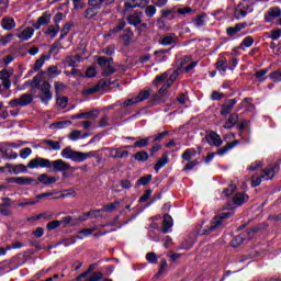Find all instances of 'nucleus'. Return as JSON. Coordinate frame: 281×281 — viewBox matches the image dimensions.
<instances>
[{
    "label": "nucleus",
    "mask_w": 281,
    "mask_h": 281,
    "mask_svg": "<svg viewBox=\"0 0 281 281\" xmlns=\"http://www.w3.org/2000/svg\"><path fill=\"white\" fill-rule=\"evenodd\" d=\"M63 159H70V161H75L77 164H82L86 159H91V157H95L93 151L90 153H81L76 151L71 147H66L60 153Z\"/></svg>",
    "instance_id": "obj_1"
},
{
    "label": "nucleus",
    "mask_w": 281,
    "mask_h": 281,
    "mask_svg": "<svg viewBox=\"0 0 281 281\" xmlns=\"http://www.w3.org/2000/svg\"><path fill=\"white\" fill-rule=\"evenodd\" d=\"M232 216V212H224L222 214L216 215L210 223L209 226H206L204 229H202L201 234H212L214 232H220V229H223L225 227V221Z\"/></svg>",
    "instance_id": "obj_2"
},
{
    "label": "nucleus",
    "mask_w": 281,
    "mask_h": 281,
    "mask_svg": "<svg viewBox=\"0 0 281 281\" xmlns=\"http://www.w3.org/2000/svg\"><path fill=\"white\" fill-rule=\"evenodd\" d=\"M177 72H173L168 79H166V82L162 85V87L158 90V93L155 94L154 100L156 102H166L168 100V89L172 87V83L175 80H177Z\"/></svg>",
    "instance_id": "obj_3"
},
{
    "label": "nucleus",
    "mask_w": 281,
    "mask_h": 281,
    "mask_svg": "<svg viewBox=\"0 0 281 281\" xmlns=\"http://www.w3.org/2000/svg\"><path fill=\"white\" fill-rule=\"evenodd\" d=\"M278 170H279L278 165H271L262 171L260 177L254 176L252 177V187L256 188L257 186L262 183V181H270V179L276 177V172H278Z\"/></svg>",
    "instance_id": "obj_4"
},
{
    "label": "nucleus",
    "mask_w": 281,
    "mask_h": 281,
    "mask_svg": "<svg viewBox=\"0 0 281 281\" xmlns=\"http://www.w3.org/2000/svg\"><path fill=\"white\" fill-rule=\"evenodd\" d=\"M97 64L102 69V76H111V74H115V68L113 67L112 58L99 57L97 59Z\"/></svg>",
    "instance_id": "obj_5"
},
{
    "label": "nucleus",
    "mask_w": 281,
    "mask_h": 281,
    "mask_svg": "<svg viewBox=\"0 0 281 281\" xmlns=\"http://www.w3.org/2000/svg\"><path fill=\"white\" fill-rule=\"evenodd\" d=\"M33 100L34 95H32L31 93H24L20 98L12 99L9 102V106H11V109H16V106H27L32 104Z\"/></svg>",
    "instance_id": "obj_6"
},
{
    "label": "nucleus",
    "mask_w": 281,
    "mask_h": 281,
    "mask_svg": "<svg viewBox=\"0 0 281 281\" xmlns=\"http://www.w3.org/2000/svg\"><path fill=\"white\" fill-rule=\"evenodd\" d=\"M27 168L34 170V168H52V160L46 158H33L29 161Z\"/></svg>",
    "instance_id": "obj_7"
},
{
    "label": "nucleus",
    "mask_w": 281,
    "mask_h": 281,
    "mask_svg": "<svg viewBox=\"0 0 281 281\" xmlns=\"http://www.w3.org/2000/svg\"><path fill=\"white\" fill-rule=\"evenodd\" d=\"M8 183H16L18 186H38V181L30 177H13L7 179Z\"/></svg>",
    "instance_id": "obj_8"
},
{
    "label": "nucleus",
    "mask_w": 281,
    "mask_h": 281,
    "mask_svg": "<svg viewBox=\"0 0 281 281\" xmlns=\"http://www.w3.org/2000/svg\"><path fill=\"white\" fill-rule=\"evenodd\" d=\"M237 144H238V140H234L233 143H228L224 147L220 148L217 153L209 154L205 159L206 164H210V161H212V159H214L216 155H220L221 157L223 155H226V153H229V150H232V148H234Z\"/></svg>",
    "instance_id": "obj_9"
},
{
    "label": "nucleus",
    "mask_w": 281,
    "mask_h": 281,
    "mask_svg": "<svg viewBox=\"0 0 281 281\" xmlns=\"http://www.w3.org/2000/svg\"><path fill=\"white\" fill-rule=\"evenodd\" d=\"M40 100L43 104H49V100H52V86L47 81L41 86Z\"/></svg>",
    "instance_id": "obj_10"
},
{
    "label": "nucleus",
    "mask_w": 281,
    "mask_h": 281,
    "mask_svg": "<svg viewBox=\"0 0 281 281\" xmlns=\"http://www.w3.org/2000/svg\"><path fill=\"white\" fill-rule=\"evenodd\" d=\"M50 168H53L55 172H67V170H71L72 167L67 161L57 159L50 161Z\"/></svg>",
    "instance_id": "obj_11"
},
{
    "label": "nucleus",
    "mask_w": 281,
    "mask_h": 281,
    "mask_svg": "<svg viewBox=\"0 0 281 281\" xmlns=\"http://www.w3.org/2000/svg\"><path fill=\"white\" fill-rule=\"evenodd\" d=\"M148 5V0H125L124 8L128 12L134 8H146Z\"/></svg>",
    "instance_id": "obj_12"
},
{
    "label": "nucleus",
    "mask_w": 281,
    "mask_h": 281,
    "mask_svg": "<svg viewBox=\"0 0 281 281\" xmlns=\"http://www.w3.org/2000/svg\"><path fill=\"white\" fill-rule=\"evenodd\" d=\"M201 153H203V148L198 146L196 148L186 149L181 157L184 161H192V158L196 157V155H201Z\"/></svg>",
    "instance_id": "obj_13"
},
{
    "label": "nucleus",
    "mask_w": 281,
    "mask_h": 281,
    "mask_svg": "<svg viewBox=\"0 0 281 281\" xmlns=\"http://www.w3.org/2000/svg\"><path fill=\"white\" fill-rule=\"evenodd\" d=\"M106 150L110 153V157H112V159H124L128 157V150H124V147L108 148Z\"/></svg>",
    "instance_id": "obj_14"
},
{
    "label": "nucleus",
    "mask_w": 281,
    "mask_h": 281,
    "mask_svg": "<svg viewBox=\"0 0 281 281\" xmlns=\"http://www.w3.org/2000/svg\"><path fill=\"white\" fill-rule=\"evenodd\" d=\"M12 70H0V80H2V86L4 87V89H10V87H12V81H10V78H12Z\"/></svg>",
    "instance_id": "obj_15"
},
{
    "label": "nucleus",
    "mask_w": 281,
    "mask_h": 281,
    "mask_svg": "<svg viewBox=\"0 0 281 281\" xmlns=\"http://www.w3.org/2000/svg\"><path fill=\"white\" fill-rule=\"evenodd\" d=\"M102 272H94L89 277V270L77 277V281H100Z\"/></svg>",
    "instance_id": "obj_16"
},
{
    "label": "nucleus",
    "mask_w": 281,
    "mask_h": 281,
    "mask_svg": "<svg viewBox=\"0 0 281 281\" xmlns=\"http://www.w3.org/2000/svg\"><path fill=\"white\" fill-rule=\"evenodd\" d=\"M251 12H254L252 8H247L245 4L240 3L235 9V19H245V16Z\"/></svg>",
    "instance_id": "obj_17"
},
{
    "label": "nucleus",
    "mask_w": 281,
    "mask_h": 281,
    "mask_svg": "<svg viewBox=\"0 0 281 281\" xmlns=\"http://www.w3.org/2000/svg\"><path fill=\"white\" fill-rule=\"evenodd\" d=\"M206 142L210 144V146H223V139L221 138V135L216 134L215 132H211L206 136Z\"/></svg>",
    "instance_id": "obj_18"
},
{
    "label": "nucleus",
    "mask_w": 281,
    "mask_h": 281,
    "mask_svg": "<svg viewBox=\"0 0 281 281\" xmlns=\"http://www.w3.org/2000/svg\"><path fill=\"white\" fill-rule=\"evenodd\" d=\"M254 232H255L254 229H250L248 233H243L236 236L232 241L233 247H238V245H243L246 238L249 240V238H251V236L254 235Z\"/></svg>",
    "instance_id": "obj_19"
},
{
    "label": "nucleus",
    "mask_w": 281,
    "mask_h": 281,
    "mask_svg": "<svg viewBox=\"0 0 281 281\" xmlns=\"http://www.w3.org/2000/svg\"><path fill=\"white\" fill-rule=\"evenodd\" d=\"M56 181H58V178L47 173H42L37 177V183H43V186H52V183H56Z\"/></svg>",
    "instance_id": "obj_20"
},
{
    "label": "nucleus",
    "mask_w": 281,
    "mask_h": 281,
    "mask_svg": "<svg viewBox=\"0 0 281 281\" xmlns=\"http://www.w3.org/2000/svg\"><path fill=\"white\" fill-rule=\"evenodd\" d=\"M236 102H238L236 99H231L227 100L223 105H222V115H229L232 111H234V106H236Z\"/></svg>",
    "instance_id": "obj_21"
},
{
    "label": "nucleus",
    "mask_w": 281,
    "mask_h": 281,
    "mask_svg": "<svg viewBox=\"0 0 281 281\" xmlns=\"http://www.w3.org/2000/svg\"><path fill=\"white\" fill-rule=\"evenodd\" d=\"M172 225H175L172 216L165 214L161 228L162 234H168L170 228H172Z\"/></svg>",
    "instance_id": "obj_22"
},
{
    "label": "nucleus",
    "mask_w": 281,
    "mask_h": 281,
    "mask_svg": "<svg viewBox=\"0 0 281 281\" xmlns=\"http://www.w3.org/2000/svg\"><path fill=\"white\" fill-rule=\"evenodd\" d=\"M160 45H175L177 43V35L175 33H170L168 35H165L159 41Z\"/></svg>",
    "instance_id": "obj_23"
},
{
    "label": "nucleus",
    "mask_w": 281,
    "mask_h": 281,
    "mask_svg": "<svg viewBox=\"0 0 281 281\" xmlns=\"http://www.w3.org/2000/svg\"><path fill=\"white\" fill-rule=\"evenodd\" d=\"M247 201H249V195L241 192L236 193L233 198V203L235 205H243L244 203H247Z\"/></svg>",
    "instance_id": "obj_24"
},
{
    "label": "nucleus",
    "mask_w": 281,
    "mask_h": 281,
    "mask_svg": "<svg viewBox=\"0 0 281 281\" xmlns=\"http://www.w3.org/2000/svg\"><path fill=\"white\" fill-rule=\"evenodd\" d=\"M278 16H281V10L278 7H272L268 10V15L265 16V20L269 23L272 19H278Z\"/></svg>",
    "instance_id": "obj_25"
},
{
    "label": "nucleus",
    "mask_w": 281,
    "mask_h": 281,
    "mask_svg": "<svg viewBox=\"0 0 281 281\" xmlns=\"http://www.w3.org/2000/svg\"><path fill=\"white\" fill-rule=\"evenodd\" d=\"M1 25L3 30L10 32V30H14V27H16V22H14V19L7 16L2 19Z\"/></svg>",
    "instance_id": "obj_26"
},
{
    "label": "nucleus",
    "mask_w": 281,
    "mask_h": 281,
    "mask_svg": "<svg viewBox=\"0 0 281 281\" xmlns=\"http://www.w3.org/2000/svg\"><path fill=\"white\" fill-rule=\"evenodd\" d=\"M52 21V15L49 14H43L37 19V23L34 24L35 30H41L42 25H48V23Z\"/></svg>",
    "instance_id": "obj_27"
},
{
    "label": "nucleus",
    "mask_w": 281,
    "mask_h": 281,
    "mask_svg": "<svg viewBox=\"0 0 281 281\" xmlns=\"http://www.w3.org/2000/svg\"><path fill=\"white\" fill-rule=\"evenodd\" d=\"M31 36H34V29L32 27H26L18 34V38H20V41H30Z\"/></svg>",
    "instance_id": "obj_28"
},
{
    "label": "nucleus",
    "mask_w": 281,
    "mask_h": 281,
    "mask_svg": "<svg viewBox=\"0 0 281 281\" xmlns=\"http://www.w3.org/2000/svg\"><path fill=\"white\" fill-rule=\"evenodd\" d=\"M127 22L130 25H139V23H142V12H135L134 14L130 15L127 18Z\"/></svg>",
    "instance_id": "obj_29"
},
{
    "label": "nucleus",
    "mask_w": 281,
    "mask_h": 281,
    "mask_svg": "<svg viewBox=\"0 0 281 281\" xmlns=\"http://www.w3.org/2000/svg\"><path fill=\"white\" fill-rule=\"evenodd\" d=\"M150 143V137L142 138L140 140H136L133 146H125L124 148H146Z\"/></svg>",
    "instance_id": "obj_30"
},
{
    "label": "nucleus",
    "mask_w": 281,
    "mask_h": 281,
    "mask_svg": "<svg viewBox=\"0 0 281 281\" xmlns=\"http://www.w3.org/2000/svg\"><path fill=\"white\" fill-rule=\"evenodd\" d=\"M206 19H207V14H205V13L196 15L195 19L193 20V25L195 27H203V26H205Z\"/></svg>",
    "instance_id": "obj_31"
},
{
    "label": "nucleus",
    "mask_w": 281,
    "mask_h": 281,
    "mask_svg": "<svg viewBox=\"0 0 281 281\" xmlns=\"http://www.w3.org/2000/svg\"><path fill=\"white\" fill-rule=\"evenodd\" d=\"M238 124V114L233 113L229 115L228 120L226 121L224 128H234Z\"/></svg>",
    "instance_id": "obj_32"
},
{
    "label": "nucleus",
    "mask_w": 281,
    "mask_h": 281,
    "mask_svg": "<svg viewBox=\"0 0 281 281\" xmlns=\"http://www.w3.org/2000/svg\"><path fill=\"white\" fill-rule=\"evenodd\" d=\"M120 207V201L112 202L110 204H105L102 209L97 210V212H115Z\"/></svg>",
    "instance_id": "obj_33"
},
{
    "label": "nucleus",
    "mask_w": 281,
    "mask_h": 281,
    "mask_svg": "<svg viewBox=\"0 0 281 281\" xmlns=\"http://www.w3.org/2000/svg\"><path fill=\"white\" fill-rule=\"evenodd\" d=\"M216 69L221 74H225L227 71V59L225 57H221L216 63Z\"/></svg>",
    "instance_id": "obj_34"
},
{
    "label": "nucleus",
    "mask_w": 281,
    "mask_h": 281,
    "mask_svg": "<svg viewBox=\"0 0 281 281\" xmlns=\"http://www.w3.org/2000/svg\"><path fill=\"white\" fill-rule=\"evenodd\" d=\"M60 32V26L58 24L48 26V30L45 32L50 38H56V35Z\"/></svg>",
    "instance_id": "obj_35"
},
{
    "label": "nucleus",
    "mask_w": 281,
    "mask_h": 281,
    "mask_svg": "<svg viewBox=\"0 0 281 281\" xmlns=\"http://www.w3.org/2000/svg\"><path fill=\"white\" fill-rule=\"evenodd\" d=\"M126 27V22H120L116 27L110 30L108 34L104 35V38H109V36H113V34H117V32H122Z\"/></svg>",
    "instance_id": "obj_36"
},
{
    "label": "nucleus",
    "mask_w": 281,
    "mask_h": 281,
    "mask_svg": "<svg viewBox=\"0 0 281 281\" xmlns=\"http://www.w3.org/2000/svg\"><path fill=\"white\" fill-rule=\"evenodd\" d=\"M133 31H131L130 29H125L123 31V34L121 35V38H123L125 45H128V43H131V41H133Z\"/></svg>",
    "instance_id": "obj_37"
},
{
    "label": "nucleus",
    "mask_w": 281,
    "mask_h": 281,
    "mask_svg": "<svg viewBox=\"0 0 281 281\" xmlns=\"http://www.w3.org/2000/svg\"><path fill=\"white\" fill-rule=\"evenodd\" d=\"M100 89H102V85L101 83H97L95 86L91 87V88H87L82 91L83 95H93V93H98V91H100Z\"/></svg>",
    "instance_id": "obj_38"
},
{
    "label": "nucleus",
    "mask_w": 281,
    "mask_h": 281,
    "mask_svg": "<svg viewBox=\"0 0 281 281\" xmlns=\"http://www.w3.org/2000/svg\"><path fill=\"white\" fill-rule=\"evenodd\" d=\"M166 164H168V156L167 155H165V156H162L161 158L158 159L154 169L156 170V172H159V170H161V168H164L166 166Z\"/></svg>",
    "instance_id": "obj_39"
},
{
    "label": "nucleus",
    "mask_w": 281,
    "mask_h": 281,
    "mask_svg": "<svg viewBox=\"0 0 281 281\" xmlns=\"http://www.w3.org/2000/svg\"><path fill=\"white\" fill-rule=\"evenodd\" d=\"M47 196H54V193L47 192V193H42L35 196V200L27 202V205H36V203H40L42 199H45Z\"/></svg>",
    "instance_id": "obj_40"
},
{
    "label": "nucleus",
    "mask_w": 281,
    "mask_h": 281,
    "mask_svg": "<svg viewBox=\"0 0 281 281\" xmlns=\"http://www.w3.org/2000/svg\"><path fill=\"white\" fill-rule=\"evenodd\" d=\"M267 74H269V69H261L255 74V77L259 82H265L267 80Z\"/></svg>",
    "instance_id": "obj_41"
},
{
    "label": "nucleus",
    "mask_w": 281,
    "mask_h": 281,
    "mask_svg": "<svg viewBox=\"0 0 281 281\" xmlns=\"http://www.w3.org/2000/svg\"><path fill=\"white\" fill-rule=\"evenodd\" d=\"M47 56L43 55L40 59H37L33 66L34 71L41 70L43 65H45V61L47 60Z\"/></svg>",
    "instance_id": "obj_42"
},
{
    "label": "nucleus",
    "mask_w": 281,
    "mask_h": 281,
    "mask_svg": "<svg viewBox=\"0 0 281 281\" xmlns=\"http://www.w3.org/2000/svg\"><path fill=\"white\" fill-rule=\"evenodd\" d=\"M166 80H168V74L164 72L162 75H159L154 79L153 85L154 87H158V85H161V82H166Z\"/></svg>",
    "instance_id": "obj_43"
},
{
    "label": "nucleus",
    "mask_w": 281,
    "mask_h": 281,
    "mask_svg": "<svg viewBox=\"0 0 281 281\" xmlns=\"http://www.w3.org/2000/svg\"><path fill=\"white\" fill-rule=\"evenodd\" d=\"M106 0H89L88 3L93 10H100Z\"/></svg>",
    "instance_id": "obj_44"
},
{
    "label": "nucleus",
    "mask_w": 281,
    "mask_h": 281,
    "mask_svg": "<svg viewBox=\"0 0 281 281\" xmlns=\"http://www.w3.org/2000/svg\"><path fill=\"white\" fill-rule=\"evenodd\" d=\"M251 45H254V37L246 36L239 45V49H245V47H251Z\"/></svg>",
    "instance_id": "obj_45"
},
{
    "label": "nucleus",
    "mask_w": 281,
    "mask_h": 281,
    "mask_svg": "<svg viewBox=\"0 0 281 281\" xmlns=\"http://www.w3.org/2000/svg\"><path fill=\"white\" fill-rule=\"evenodd\" d=\"M150 98V90H143L136 97L137 102H144V100H148Z\"/></svg>",
    "instance_id": "obj_46"
},
{
    "label": "nucleus",
    "mask_w": 281,
    "mask_h": 281,
    "mask_svg": "<svg viewBox=\"0 0 281 281\" xmlns=\"http://www.w3.org/2000/svg\"><path fill=\"white\" fill-rule=\"evenodd\" d=\"M44 144L49 146V148H52V150H60V142L46 139V140H44Z\"/></svg>",
    "instance_id": "obj_47"
},
{
    "label": "nucleus",
    "mask_w": 281,
    "mask_h": 281,
    "mask_svg": "<svg viewBox=\"0 0 281 281\" xmlns=\"http://www.w3.org/2000/svg\"><path fill=\"white\" fill-rule=\"evenodd\" d=\"M98 214H100V211H89L88 213L83 214L82 216L79 217L81 221H89V217L98 218Z\"/></svg>",
    "instance_id": "obj_48"
},
{
    "label": "nucleus",
    "mask_w": 281,
    "mask_h": 281,
    "mask_svg": "<svg viewBox=\"0 0 281 281\" xmlns=\"http://www.w3.org/2000/svg\"><path fill=\"white\" fill-rule=\"evenodd\" d=\"M134 159H136V161H148V153L147 151H138L134 156Z\"/></svg>",
    "instance_id": "obj_49"
},
{
    "label": "nucleus",
    "mask_w": 281,
    "mask_h": 281,
    "mask_svg": "<svg viewBox=\"0 0 281 281\" xmlns=\"http://www.w3.org/2000/svg\"><path fill=\"white\" fill-rule=\"evenodd\" d=\"M69 104V99L67 97H57V105L59 109H65Z\"/></svg>",
    "instance_id": "obj_50"
},
{
    "label": "nucleus",
    "mask_w": 281,
    "mask_h": 281,
    "mask_svg": "<svg viewBox=\"0 0 281 281\" xmlns=\"http://www.w3.org/2000/svg\"><path fill=\"white\" fill-rule=\"evenodd\" d=\"M145 14L146 16H148L149 19H153V16H155V14H157V8H155V5H148L145 9Z\"/></svg>",
    "instance_id": "obj_51"
},
{
    "label": "nucleus",
    "mask_w": 281,
    "mask_h": 281,
    "mask_svg": "<svg viewBox=\"0 0 281 281\" xmlns=\"http://www.w3.org/2000/svg\"><path fill=\"white\" fill-rule=\"evenodd\" d=\"M236 192V184H231L229 188L223 190V196H232Z\"/></svg>",
    "instance_id": "obj_52"
},
{
    "label": "nucleus",
    "mask_w": 281,
    "mask_h": 281,
    "mask_svg": "<svg viewBox=\"0 0 281 281\" xmlns=\"http://www.w3.org/2000/svg\"><path fill=\"white\" fill-rule=\"evenodd\" d=\"M280 36H281V30L278 29V30L270 31L268 38H271V41H278V38H280Z\"/></svg>",
    "instance_id": "obj_53"
},
{
    "label": "nucleus",
    "mask_w": 281,
    "mask_h": 281,
    "mask_svg": "<svg viewBox=\"0 0 281 281\" xmlns=\"http://www.w3.org/2000/svg\"><path fill=\"white\" fill-rule=\"evenodd\" d=\"M63 224V222L56 220V221H52L49 222L46 227L47 229L52 231V229H58V227H60V225Z\"/></svg>",
    "instance_id": "obj_54"
},
{
    "label": "nucleus",
    "mask_w": 281,
    "mask_h": 281,
    "mask_svg": "<svg viewBox=\"0 0 281 281\" xmlns=\"http://www.w3.org/2000/svg\"><path fill=\"white\" fill-rule=\"evenodd\" d=\"M81 136H82V132L75 130L70 133L69 139H71L72 142H78V139H80Z\"/></svg>",
    "instance_id": "obj_55"
},
{
    "label": "nucleus",
    "mask_w": 281,
    "mask_h": 281,
    "mask_svg": "<svg viewBox=\"0 0 281 281\" xmlns=\"http://www.w3.org/2000/svg\"><path fill=\"white\" fill-rule=\"evenodd\" d=\"M65 126H71V121H61L52 125V128H65Z\"/></svg>",
    "instance_id": "obj_56"
},
{
    "label": "nucleus",
    "mask_w": 281,
    "mask_h": 281,
    "mask_svg": "<svg viewBox=\"0 0 281 281\" xmlns=\"http://www.w3.org/2000/svg\"><path fill=\"white\" fill-rule=\"evenodd\" d=\"M270 80L272 82H281V71L277 70V71L270 74Z\"/></svg>",
    "instance_id": "obj_57"
},
{
    "label": "nucleus",
    "mask_w": 281,
    "mask_h": 281,
    "mask_svg": "<svg viewBox=\"0 0 281 281\" xmlns=\"http://www.w3.org/2000/svg\"><path fill=\"white\" fill-rule=\"evenodd\" d=\"M71 30V23H66L64 27L61 29V34L59 38H64L69 34V31Z\"/></svg>",
    "instance_id": "obj_58"
},
{
    "label": "nucleus",
    "mask_w": 281,
    "mask_h": 281,
    "mask_svg": "<svg viewBox=\"0 0 281 281\" xmlns=\"http://www.w3.org/2000/svg\"><path fill=\"white\" fill-rule=\"evenodd\" d=\"M54 87H55V93H63V91H65V83L59 82V81H55L54 82Z\"/></svg>",
    "instance_id": "obj_59"
},
{
    "label": "nucleus",
    "mask_w": 281,
    "mask_h": 281,
    "mask_svg": "<svg viewBox=\"0 0 281 281\" xmlns=\"http://www.w3.org/2000/svg\"><path fill=\"white\" fill-rule=\"evenodd\" d=\"M146 260H147L148 262H151L153 265H157L158 258H157V255H156L155 252H148V254L146 255Z\"/></svg>",
    "instance_id": "obj_60"
},
{
    "label": "nucleus",
    "mask_w": 281,
    "mask_h": 281,
    "mask_svg": "<svg viewBox=\"0 0 281 281\" xmlns=\"http://www.w3.org/2000/svg\"><path fill=\"white\" fill-rule=\"evenodd\" d=\"M32 155V148L30 147H26V148H23L21 151H20V157L22 159H27L29 156Z\"/></svg>",
    "instance_id": "obj_61"
},
{
    "label": "nucleus",
    "mask_w": 281,
    "mask_h": 281,
    "mask_svg": "<svg viewBox=\"0 0 281 281\" xmlns=\"http://www.w3.org/2000/svg\"><path fill=\"white\" fill-rule=\"evenodd\" d=\"M14 175H20V172H27V167L25 165H18L13 167Z\"/></svg>",
    "instance_id": "obj_62"
},
{
    "label": "nucleus",
    "mask_w": 281,
    "mask_h": 281,
    "mask_svg": "<svg viewBox=\"0 0 281 281\" xmlns=\"http://www.w3.org/2000/svg\"><path fill=\"white\" fill-rule=\"evenodd\" d=\"M94 232H95V227H93V228H83V229L79 231V234L81 236L87 237V236H91V234H93Z\"/></svg>",
    "instance_id": "obj_63"
},
{
    "label": "nucleus",
    "mask_w": 281,
    "mask_h": 281,
    "mask_svg": "<svg viewBox=\"0 0 281 281\" xmlns=\"http://www.w3.org/2000/svg\"><path fill=\"white\" fill-rule=\"evenodd\" d=\"M138 101H137V98H132V99H127L123 102V106H133V104H137Z\"/></svg>",
    "instance_id": "obj_64"
}]
</instances>
